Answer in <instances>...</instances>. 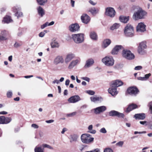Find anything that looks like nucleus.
I'll list each match as a JSON object with an SVG mask.
<instances>
[{
  "label": "nucleus",
  "mask_w": 152,
  "mask_h": 152,
  "mask_svg": "<svg viewBox=\"0 0 152 152\" xmlns=\"http://www.w3.org/2000/svg\"><path fill=\"white\" fill-rule=\"evenodd\" d=\"M146 14L147 12L146 11L143 10L142 8H140L137 11L134 13L133 18L135 20L143 19Z\"/></svg>",
  "instance_id": "1"
},
{
  "label": "nucleus",
  "mask_w": 152,
  "mask_h": 152,
  "mask_svg": "<svg viewBox=\"0 0 152 152\" xmlns=\"http://www.w3.org/2000/svg\"><path fill=\"white\" fill-rule=\"evenodd\" d=\"M84 35L83 33L74 34L71 36L72 39L77 44L83 42L84 41Z\"/></svg>",
  "instance_id": "2"
},
{
  "label": "nucleus",
  "mask_w": 152,
  "mask_h": 152,
  "mask_svg": "<svg viewBox=\"0 0 152 152\" xmlns=\"http://www.w3.org/2000/svg\"><path fill=\"white\" fill-rule=\"evenodd\" d=\"M147 48L146 42L143 41L139 44L138 47L137 51L139 54L141 55H144L146 53V49Z\"/></svg>",
  "instance_id": "3"
},
{
  "label": "nucleus",
  "mask_w": 152,
  "mask_h": 152,
  "mask_svg": "<svg viewBox=\"0 0 152 152\" xmlns=\"http://www.w3.org/2000/svg\"><path fill=\"white\" fill-rule=\"evenodd\" d=\"M102 62L107 66H111L113 65L114 60L111 56H106L102 59Z\"/></svg>",
  "instance_id": "4"
},
{
  "label": "nucleus",
  "mask_w": 152,
  "mask_h": 152,
  "mask_svg": "<svg viewBox=\"0 0 152 152\" xmlns=\"http://www.w3.org/2000/svg\"><path fill=\"white\" fill-rule=\"evenodd\" d=\"M134 28L129 24H127L124 29V32L126 36L132 37L133 35Z\"/></svg>",
  "instance_id": "5"
},
{
  "label": "nucleus",
  "mask_w": 152,
  "mask_h": 152,
  "mask_svg": "<svg viewBox=\"0 0 152 152\" xmlns=\"http://www.w3.org/2000/svg\"><path fill=\"white\" fill-rule=\"evenodd\" d=\"M122 56L124 57L129 60L134 59L135 57L134 54L130 51L127 50H123Z\"/></svg>",
  "instance_id": "6"
},
{
  "label": "nucleus",
  "mask_w": 152,
  "mask_h": 152,
  "mask_svg": "<svg viewBox=\"0 0 152 152\" xmlns=\"http://www.w3.org/2000/svg\"><path fill=\"white\" fill-rule=\"evenodd\" d=\"M82 142L88 144L92 142L94 138L91 137V135L88 134H83L81 136Z\"/></svg>",
  "instance_id": "7"
},
{
  "label": "nucleus",
  "mask_w": 152,
  "mask_h": 152,
  "mask_svg": "<svg viewBox=\"0 0 152 152\" xmlns=\"http://www.w3.org/2000/svg\"><path fill=\"white\" fill-rule=\"evenodd\" d=\"M80 26L77 23H75L70 25L69 26V30L71 32H75L80 30Z\"/></svg>",
  "instance_id": "8"
},
{
  "label": "nucleus",
  "mask_w": 152,
  "mask_h": 152,
  "mask_svg": "<svg viewBox=\"0 0 152 152\" xmlns=\"http://www.w3.org/2000/svg\"><path fill=\"white\" fill-rule=\"evenodd\" d=\"M105 13L106 15L113 18L115 15V12L113 8L109 7L106 8Z\"/></svg>",
  "instance_id": "9"
},
{
  "label": "nucleus",
  "mask_w": 152,
  "mask_h": 152,
  "mask_svg": "<svg viewBox=\"0 0 152 152\" xmlns=\"http://www.w3.org/2000/svg\"><path fill=\"white\" fill-rule=\"evenodd\" d=\"M127 91L128 94L132 96H136L139 92L138 89L135 87H129Z\"/></svg>",
  "instance_id": "10"
},
{
  "label": "nucleus",
  "mask_w": 152,
  "mask_h": 152,
  "mask_svg": "<svg viewBox=\"0 0 152 152\" xmlns=\"http://www.w3.org/2000/svg\"><path fill=\"white\" fill-rule=\"evenodd\" d=\"M109 116H117L119 118H124V116L123 113H120L117 111L113 110L109 112Z\"/></svg>",
  "instance_id": "11"
},
{
  "label": "nucleus",
  "mask_w": 152,
  "mask_h": 152,
  "mask_svg": "<svg viewBox=\"0 0 152 152\" xmlns=\"http://www.w3.org/2000/svg\"><path fill=\"white\" fill-rule=\"evenodd\" d=\"M64 61L63 57L60 55L56 56L54 59L53 63L55 65H58L59 64H63Z\"/></svg>",
  "instance_id": "12"
},
{
  "label": "nucleus",
  "mask_w": 152,
  "mask_h": 152,
  "mask_svg": "<svg viewBox=\"0 0 152 152\" xmlns=\"http://www.w3.org/2000/svg\"><path fill=\"white\" fill-rule=\"evenodd\" d=\"M12 119L10 117H5L4 116H0V124H6L11 122Z\"/></svg>",
  "instance_id": "13"
},
{
  "label": "nucleus",
  "mask_w": 152,
  "mask_h": 152,
  "mask_svg": "<svg viewBox=\"0 0 152 152\" xmlns=\"http://www.w3.org/2000/svg\"><path fill=\"white\" fill-rule=\"evenodd\" d=\"M146 26L143 22L139 23L137 26V31L143 32L146 31Z\"/></svg>",
  "instance_id": "14"
},
{
  "label": "nucleus",
  "mask_w": 152,
  "mask_h": 152,
  "mask_svg": "<svg viewBox=\"0 0 152 152\" xmlns=\"http://www.w3.org/2000/svg\"><path fill=\"white\" fill-rule=\"evenodd\" d=\"M21 8L18 6H15L13 8V11L14 12H15V16L18 18L21 17L23 16L22 13L19 11L20 10Z\"/></svg>",
  "instance_id": "15"
},
{
  "label": "nucleus",
  "mask_w": 152,
  "mask_h": 152,
  "mask_svg": "<svg viewBox=\"0 0 152 152\" xmlns=\"http://www.w3.org/2000/svg\"><path fill=\"white\" fill-rule=\"evenodd\" d=\"M80 61V59H79L72 61L69 64L68 68L69 69H72L77 64H79Z\"/></svg>",
  "instance_id": "16"
},
{
  "label": "nucleus",
  "mask_w": 152,
  "mask_h": 152,
  "mask_svg": "<svg viewBox=\"0 0 152 152\" xmlns=\"http://www.w3.org/2000/svg\"><path fill=\"white\" fill-rule=\"evenodd\" d=\"M107 109L106 107L104 106H102L94 108V113L96 114H98L101 113L103 112Z\"/></svg>",
  "instance_id": "17"
},
{
  "label": "nucleus",
  "mask_w": 152,
  "mask_h": 152,
  "mask_svg": "<svg viewBox=\"0 0 152 152\" xmlns=\"http://www.w3.org/2000/svg\"><path fill=\"white\" fill-rule=\"evenodd\" d=\"M81 19L83 23L86 24H88L90 20V18L86 14H83L81 16Z\"/></svg>",
  "instance_id": "18"
},
{
  "label": "nucleus",
  "mask_w": 152,
  "mask_h": 152,
  "mask_svg": "<svg viewBox=\"0 0 152 152\" xmlns=\"http://www.w3.org/2000/svg\"><path fill=\"white\" fill-rule=\"evenodd\" d=\"M81 100L80 96L78 95H75L71 97L68 100V101L71 103H76Z\"/></svg>",
  "instance_id": "19"
},
{
  "label": "nucleus",
  "mask_w": 152,
  "mask_h": 152,
  "mask_svg": "<svg viewBox=\"0 0 152 152\" xmlns=\"http://www.w3.org/2000/svg\"><path fill=\"white\" fill-rule=\"evenodd\" d=\"M124 48L121 45H116L112 51V54L113 55L116 54L118 52L121 50H124Z\"/></svg>",
  "instance_id": "20"
},
{
  "label": "nucleus",
  "mask_w": 152,
  "mask_h": 152,
  "mask_svg": "<svg viewBox=\"0 0 152 152\" xmlns=\"http://www.w3.org/2000/svg\"><path fill=\"white\" fill-rule=\"evenodd\" d=\"M75 57V55L72 53H69L66 56L65 58V62L66 64H67L70 62L72 59L74 58Z\"/></svg>",
  "instance_id": "21"
},
{
  "label": "nucleus",
  "mask_w": 152,
  "mask_h": 152,
  "mask_svg": "<svg viewBox=\"0 0 152 152\" xmlns=\"http://www.w3.org/2000/svg\"><path fill=\"white\" fill-rule=\"evenodd\" d=\"M94 63V60L93 58H88L86 61L84 67L86 68H89L92 66Z\"/></svg>",
  "instance_id": "22"
},
{
  "label": "nucleus",
  "mask_w": 152,
  "mask_h": 152,
  "mask_svg": "<svg viewBox=\"0 0 152 152\" xmlns=\"http://www.w3.org/2000/svg\"><path fill=\"white\" fill-rule=\"evenodd\" d=\"M108 91L110 94L113 96L116 95L118 93L117 91V87L115 86H113L112 85H111V87L109 88Z\"/></svg>",
  "instance_id": "23"
},
{
  "label": "nucleus",
  "mask_w": 152,
  "mask_h": 152,
  "mask_svg": "<svg viewBox=\"0 0 152 152\" xmlns=\"http://www.w3.org/2000/svg\"><path fill=\"white\" fill-rule=\"evenodd\" d=\"M8 34V32L5 31H1V33L0 34V40L4 41L7 40V36Z\"/></svg>",
  "instance_id": "24"
},
{
  "label": "nucleus",
  "mask_w": 152,
  "mask_h": 152,
  "mask_svg": "<svg viewBox=\"0 0 152 152\" xmlns=\"http://www.w3.org/2000/svg\"><path fill=\"white\" fill-rule=\"evenodd\" d=\"M37 10L39 15L40 17H42L45 15V10L41 7L39 6L37 7Z\"/></svg>",
  "instance_id": "25"
},
{
  "label": "nucleus",
  "mask_w": 152,
  "mask_h": 152,
  "mask_svg": "<svg viewBox=\"0 0 152 152\" xmlns=\"http://www.w3.org/2000/svg\"><path fill=\"white\" fill-rule=\"evenodd\" d=\"M137 107V105L134 104H130L126 110V112L128 113L133 110H134Z\"/></svg>",
  "instance_id": "26"
},
{
  "label": "nucleus",
  "mask_w": 152,
  "mask_h": 152,
  "mask_svg": "<svg viewBox=\"0 0 152 152\" xmlns=\"http://www.w3.org/2000/svg\"><path fill=\"white\" fill-rule=\"evenodd\" d=\"M112 85L113 86H115L116 87H119L123 85V83L122 81L119 80H116L113 82Z\"/></svg>",
  "instance_id": "27"
},
{
  "label": "nucleus",
  "mask_w": 152,
  "mask_h": 152,
  "mask_svg": "<svg viewBox=\"0 0 152 152\" xmlns=\"http://www.w3.org/2000/svg\"><path fill=\"white\" fill-rule=\"evenodd\" d=\"M134 118L136 119L143 120L145 117L144 113H139L135 114L134 115Z\"/></svg>",
  "instance_id": "28"
},
{
  "label": "nucleus",
  "mask_w": 152,
  "mask_h": 152,
  "mask_svg": "<svg viewBox=\"0 0 152 152\" xmlns=\"http://www.w3.org/2000/svg\"><path fill=\"white\" fill-rule=\"evenodd\" d=\"M90 99L91 102H101L103 100V99L100 96H95L91 97Z\"/></svg>",
  "instance_id": "29"
},
{
  "label": "nucleus",
  "mask_w": 152,
  "mask_h": 152,
  "mask_svg": "<svg viewBox=\"0 0 152 152\" xmlns=\"http://www.w3.org/2000/svg\"><path fill=\"white\" fill-rule=\"evenodd\" d=\"M119 20L121 22L126 23L129 20V17L121 16L119 17Z\"/></svg>",
  "instance_id": "30"
},
{
  "label": "nucleus",
  "mask_w": 152,
  "mask_h": 152,
  "mask_svg": "<svg viewBox=\"0 0 152 152\" xmlns=\"http://www.w3.org/2000/svg\"><path fill=\"white\" fill-rule=\"evenodd\" d=\"M111 40L109 39H104L102 47L104 48H106L110 44Z\"/></svg>",
  "instance_id": "31"
},
{
  "label": "nucleus",
  "mask_w": 152,
  "mask_h": 152,
  "mask_svg": "<svg viewBox=\"0 0 152 152\" xmlns=\"http://www.w3.org/2000/svg\"><path fill=\"white\" fill-rule=\"evenodd\" d=\"M78 137L77 135L75 134H74L70 135L69 137L70 142H73L76 141Z\"/></svg>",
  "instance_id": "32"
},
{
  "label": "nucleus",
  "mask_w": 152,
  "mask_h": 152,
  "mask_svg": "<svg viewBox=\"0 0 152 152\" xmlns=\"http://www.w3.org/2000/svg\"><path fill=\"white\" fill-rule=\"evenodd\" d=\"M90 38L94 40H96L98 38L97 34L94 31H92L90 32Z\"/></svg>",
  "instance_id": "33"
},
{
  "label": "nucleus",
  "mask_w": 152,
  "mask_h": 152,
  "mask_svg": "<svg viewBox=\"0 0 152 152\" xmlns=\"http://www.w3.org/2000/svg\"><path fill=\"white\" fill-rule=\"evenodd\" d=\"M12 21V20L11 19V17L10 16H7L4 17V18L3 20H2L3 22H4V23H7L11 22Z\"/></svg>",
  "instance_id": "34"
},
{
  "label": "nucleus",
  "mask_w": 152,
  "mask_h": 152,
  "mask_svg": "<svg viewBox=\"0 0 152 152\" xmlns=\"http://www.w3.org/2000/svg\"><path fill=\"white\" fill-rule=\"evenodd\" d=\"M89 12H90L92 14H96L98 13V10H96L94 7L90 8L88 10Z\"/></svg>",
  "instance_id": "35"
},
{
  "label": "nucleus",
  "mask_w": 152,
  "mask_h": 152,
  "mask_svg": "<svg viewBox=\"0 0 152 152\" xmlns=\"http://www.w3.org/2000/svg\"><path fill=\"white\" fill-rule=\"evenodd\" d=\"M51 45L52 48H58L59 46V45L57 42L56 40H54L52 41L51 43Z\"/></svg>",
  "instance_id": "36"
},
{
  "label": "nucleus",
  "mask_w": 152,
  "mask_h": 152,
  "mask_svg": "<svg viewBox=\"0 0 152 152\" xmlns=\"http://www.w3.org/2000/svg\"><path fill=\"white\" fill-rule=\"evenodd\" d=\"M120 26V24L119 23H114L110 28L111 30H114L118 28Z\"/></svg>",
  "instance_id": "37"
},
{
  "label": "nucleus",
  "mask_w": 152,
  "mask_h": 152,
  "mask_svg": "<svg viewBox=\"0 0 152 152\" xmlns=\"http://www.w3.org/2000/svg\"><path fill=\"white\" fill-rule=\"evenodd\" d=\"M37 1L38 4L41 5H44L47 1V0H37Z\"/></svg>",
  "instance_id": "38"
},
{
  "label": "nucleus",
  "mask_w": 152,
  "mask_h": 152,
  "mask_svg": "<svg viewBox=\"0 0 152 152\" xmlns=\"http://www.w3.org/2000/svg\"><path fill=\"white\" fill-rule=\"evenodd\" d=\"M35 152H44L43 150L41 147H36L35 148Z\"/></svg>",
  "instance_id": "39"
},
{
  "label": "nucleus",
  "mask_w": 152,
  "mask_h": 152,
  "mask_svg": "<svg viewBox=\"0 0 152 152\" xmlns=\"http://www.w3.org/2000/svg\"><path fill=\"white\" fill-rule=\"evenodd\" d=\"M47 33V31L45 30L44 31V32H40L39 34V37H43L44 36L45 33Z\"/></svg>",
  "instance_id": "40"
},
{
  "label": "nucleus",
  "mask_w": 152,
  "mask_h": 152,
  "mask_svg": "<svg viewBox=\"0 0 152 152\" xmlns=\"http://www.w3.org/2000/svg\"><path fill=\"white\" fill-rule=\"evenodd\" d=\"M86 92L90 95H93L95 94V92L92 90H87L86 91Z\"/></svg>",
  "instance_id": "41"
},
{
  "label": "nucleus",
  "mask_w": 152,
  "mask_h": 152,
  "mask_svg": "<svg viewBox=\"0 0 152 152\" xmlns=\"http://www.w3.org/2000/svg\"><path fill=\"white\" fill-rule=\"evenodd\" d=\"M12 95V92L11 91H8L7 92V95L8 98H11Z\"/></svg>",
  "instance_id": "42"
},
{
  "label": "nucleus",
  "mask_w": 152,
  "mask_h": 152,
  "mask_svg": "<svg viewBox=\"0 0 152 152\" xmlns=\"http://www.w3.org/2000/svg\"><path fill=\"white\" fill-rule=\"evenodd\" d=\"M100 132L105 134L107 132L105 129L104 128H101L99 130Z\"/></svg>",
  "instance_id": "43"
},
{
  "label": "nucleus",
  "mask_w": 152,
  "mask_h": 152,
  "mask_svg": "<svg viewBox=\"0 0 152 152\" xmlns=\"http://www.w3.org/2000/svg\"><path fill=\"white\" fill-rule=\"evenodd\" d=\"M124 144V142L120 141L116 143V145L119 147H122Z\"/></svg>",
  "instance_id": "44"
},
{
  "label": "nucleus",
  "mask_w": 152,
  "mask_h": 152,
  "mask_svg": "<svg viewBox=\"0 0 152 152\" xmlns=\"http://www.w3.org/2000/svg\"><path fill=\"white\" fill-rule=\"evenodd\" d=\"M142 67L141 66H138L135 67L134 69L136 70H139L142 69Z\"/></svg>",
  "instance_id": "45"
},
{
  "label": "nucleus",
  "mask_w": 152,
  "mask_h": 152,
  "mask_svg": "<svg viewBox=\"0 0 152 152\" xmlns=\"http://www.w3.org/2000/svg\"><path fill=\"white\" fill-rule=\"evenodd\" d=\"M77 114L76 112H73L70 114H67V115L68 117H72L75 115Z\"/></svg>",
  "instance_id": "46"
},
{
  "label": "nucleus",
  "mask_w": 152,
  "mask_h": 152,
  "mask_svg": "<svg viewBox=\"0 0 152 152\" xmlns=\"http://www.w3.org/2000/svg\"><path fill=\"white\" fill-rule=\"evenodd\" d=\"M104 152H113L112 150L110 148H106L104 149Z\"/></svg>",
  "instance_id": "47"
},
{
  "label": "nucleus",
  "mask_w": 152,
  "mask_h": 152,
  "mask_svg": "<svg viewBox=\"0 0 152 152\" xmlns=\"http://www.w3.org/2000/svg\"><path fill=\"white\" fill-rule=\"evenodd\" d=\"M151 73L147 74L145 75L144 78L145 80L148 79L149 77L151 76Z\"/></svg>",
  "instance_id": "48"
},
{
  "label": "nucleus",
  "mask_w": 152,
  "mask_h": 152,
  "mask_svg": "<svg viewBox=\"0 0 152 152\" xmlns=\"http://www.w3.org/2000/svg\"><path fill=\"white\" fill-rule=\"evenodd\" d=\"M88 2L91 4L93 6H95L97 4L96 2H94L92 0H89L88 1Z\"/></svg>",
  "instance_id": "49"
},
{
  "label": "nucleus",
  "mask_w": 152,
  "mask_h": 152,
  "mask_svg": "<svg viewBox=\"0 0 152 152\" xmlns=\"http://www.w3.org/2000/svg\"><path fill=\"white\" fill-rule=\"evenodd\" d=\"M48 22H46L44 24L42 25L41 26V28L42 29H44L45 27L48 26Z\"/></svg>",
  "instance_id": "50"
},
{
  "label": "nucleus",
  "mask_w": 152,
  "mask_h": 152,
  "mask_svg": "<svg viewBox=\"0 0 152 152\" xmlns=\"http://www.w3.org/2000/svg\"><path fill=\"white\" fill-rule=\"evenodd\" d=\"M81 78L85 80H86L88 82H89L90 81V78L87 77H83Z\"/></svg>",
  "instance_id": "51"
},
{
  "label": "nucleus",
  "mask_w": 152,
  "mask_h": 152,
  "mask_svg": "<svg viewBox=\"0 0 152 152\" xmlns=\"http://www.w3.org/2000/svg\"><path fill=\"white\" fill-rule=\"evenodd\" d=\"M43 146L44 147H47L50 149H53V148L51 146L46 144H43Z\"/></svg>",
  "instance_id": "52"
},
{
  "label": "nucleus",
  "mask_w": 152,
  "mask_h": 152,
  "mask_svg": "<svg viewBox=\"0 0 152 152\" xmlns=\"http://www.w3.org/2000/svg\"><path fill=\"white\" fill-rule=\"evenodd\" d=\"M31 126L34 129H37L39 127L38 125L35 124H32Z\"/></svg>",
  "instance_id": "53"
},
{
  "label": "nucleus",
  "mask_w": 152,
  "mask_h": 152,
  "mask_svg": "<svg viewBox=\"0 0 152 152\" xmlns=\"http://www.w3.org/2000/svg\"><path fill=\"white\" fill-rule=\"evenodd\" d=\"M88 130V132L91 134H95L96 133V131L95 130L92 129Z\"/></svg>",
  "instance_id": "54"
},
{
  "label": "nucleus",
  "mask_w": 152,
  "mask_h": 152,
  "mask_svg": "<svg viewBox=\"0 0 152 152\" xmlns=\"http://www.w3.org/2000/svg\"><path fill=\"white\" fill-rule=\"evenodd\" d=\"M149 105L150 107V109L151 110V113L152 114V102H151L149 103Z\"/></svg>",
  "instance_id": "55"
},
{
  "label": "nucleus",
  "mask_w": 152,
  "mask_h": 152,
  "mask_svg": "<svg viewBox=\"0 0 152 152\" xmlns=\"http://www.w3.org/2000/svg\"><path fill=\"white\" fill-rule=\"evenodd\" d=\"M21 45L18 42H15L14 45V47L17 48L20 47Z\"/></svg>",
  "instance_id": "56"
},
{
  "label": "nucleus",
  "mask_w": 152,
  "mask_h": 152,
  "mask_svg": "<svg viewBox=\"0 0 152 152\" xmlns=\"http://www.w3.org/2000/svg\"><path fill=\"white\" fill-rule=\"evenodd\" d=\"M146 132L145 131H143V132H137V131H135L134 132V134H143V133H145Z\"/></svg>",
  "instance_id": "57"
},
{
  "label": "nucleus",
  "mask_w": 152,
  "mask_h": 152,
  "mask_svg": "<svg viewBox=\"0 0 152 152\" xmlns=\"http://www.w3.org/2000/svg\"><path fill=\"white\" fill-rule=\"evenodd\" d=\"M59 81L58 80L56 79L54 80V81H53L52 82V83L53 84L56 83L57 84H58L59 83Z\"/></svg>",
  "instance_id": "58"
},
{
  "label": "nucleus",
  "mask_w": 152,
  "mask_h": 152,
  "mask_svg": "<svg viewBox=\"0 0 152 152\" xmlns=\"http://www.w3.org/2000/svg\"><path fill=\"white\" fill-rule=\"evenodd\" d=\"M137 79L139 80H145L144 77H137Z\"/></svg>",
  "instance_id": "59"
},
{
  "label": "nucleus",
  "mask_w": 152,
  "mask_h": 152,
  "mask_svg": "<svg viewBox=\"0 0 152 152\" xmlns=\"http://www.w3.org/2000/svg\"><path fill=\"white\" fill-rule=\"evenodd\" d=\"M54 120H47L45 121V122L47 123H51L53 122Z\"/></svg>",
  "instance_id": "60"
},
{
  "label": "nucleus",
  "mask_w": 152,
  "mask_h": 152,
  "mask_svg": "<svg viewBox=\"0 0 152 152\" xmlns=\"http://www.w3.org/2000/svg\"><path fill=\"white\" fill-rule=\"evenodd\" d=\"M71 1V6L72 7H74L75 6V2L73 0H70Z\"/></svg>",
  "instance_id": "61"
},
{
  "label": "nucleus",
  "mask_w": 152,
  "mask_h": 152,
  "mask_svg": "<svg viewBox=\"0 0 152 152\" xmlns=\"http://www.w3.org/2000/svg\"><path fill=\"white\" fill-rule=\"evenodd\" d=\"M67 130V129L66 128H64L63 129L62 131L61 132V133L62 134H64V132H66Z\"/></svg>",
  "instance_id": "62"
},
{
  "label": "nucleus",
  "mask_w": 152,
  "mask_h": 152,
  "mask_svg": "<svg viewBox=\"0 0 152 152\" xmlns=\"http://www.w3.org/2000/svg\"><path fill=\"white\" fill-rule=\"evenodd\" d=\"M70 83V80L69 79H67L66 80L65 82V85L66 86H67L69 85Z\"/></svg>",
  "instance_id": "63"
},
{
  "label": "nucleus",
  "mask_w": 152,
  "mask_h": 152,
  "mask_svg": "<svg viewBox=\"0 0 152 152\" xmlns=\"http://www.w3.org/2000/svg\"><path fill=\"white\" fill-rule=\"evenodd\" d=\"M88 106L86 104H84L81 107V108L82 109H84L86 108Z\"/></svg>",
  "instance_id": "64"
}]
</instances>
